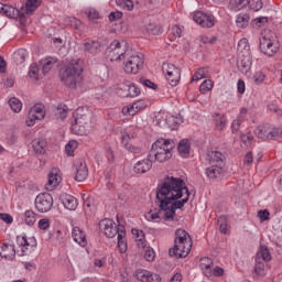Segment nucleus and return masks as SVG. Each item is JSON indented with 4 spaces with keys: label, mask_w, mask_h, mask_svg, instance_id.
<instances>
[{
    "label": "nucleus",
    "mask_w": 282,
    "mask_h": 282,
    "mask_svg": "<svg viewBox=\"0 0 282 282\" xmlns=\"http://www.w3.org/2000/svg\"><path fill=\"white\" fill-rule=\"evenodd\" d=\"M191 192L184 180L175 176H166L156 188L155 204L159 212L151 214V219H160L163 215L164 221H174L175 210H181L188 204Z\"/></svg>",
    "instance_id": "1"
},
{
    "label": "nucleus",
    "mask_w": 282,
    "mask_h": 282,
    "mask_svg": "<svg viewBox=\"0 0 282 282\" xmlns=\"http://www.w3.org/2000/svg\"><path fill=\"white\" fill-rule=\"evenodd\" d=\"M191 248H193L191 235L182 228L176 229L174 247L169 250L170 257H175V259H186V257L191 254Z\"/></svg>",
    "instance_id": "2"
},
{
    "label": "nucleus",
    "mask_w": 282,
    "mask_h": 282,
    "mask_svg": "<svg viewBox=\"0 0 282 282\" xmlns=\"http://www.w3.org/2000/svg\"><path fill=\"white\" fill-rule=\"evenodd\" d=\"M59 78L66 87L76 89L77 85L83 83V66L78 62L63 66L59 69Z\"/></svg>",
    "instance_id": "3"
},
{
    "label": "nucleus",
    "mask_w": 282,
    "mask_h": 282,
    "mask_svg": "<svg viewBox=\"0 0 282 282\" xmlns=\"http://www.w3.org/2000/svg\"><path fill=\"white\" fill-rule=\"evenodd\" d=\"M175 149V141L171 139H158L153 144L149 152L151 155V160L153 162H166V160H171L173 154L171 153Z\"/></svg>",
    "instance_id": "4"
},
{
    "label": "nucleus",
    "mask_w": 282,
    "mask_h": 282,
    "mask_svg": "<svg viewBox=\"0 0 282 282\" xmlns=\"http://www.w3.org/2000/svg\"><path fill=\"white\" fill-rule=\"evenodd\" d=\"M70 131L76 135H87L91 131V112H80V109L76 110V117L72 121Z\"/></svg>",
    "instance_id": "5"
},
{
    "label": "nucleus",
    "mask_w": 282,
    "mask_h": 282,
    "mask_svg": "<svg viewBox=\"0 0 282 282\" xmlns=\"http://www.w3.org/2000/svg\"><path fill=\"white\" fill-rule=\"evenodd\" d=\"M260 39V52L264 54L265 56H274L276 52H279V42L276 41V35L271 32L270 30H267L261 33Z\"/></svg>",
    "instance_id": "6"
},
{
    "label": "nucleus",
    "mask_w": 282,
    "mask_h": 282,
    "mask_svg": "<svg viewBox=\"0 0 282 282\" xmlns=\"http://www.w3.org/2000/svg\"><path fill=\"white\" fill-rule=\"evenodd\" d=\"M162 72L165 74V78L171 87H177L180 78H182V70L173 64L164 63L162 65Z\"/></svg>",
    "instance_id": "7"
},
{
    "label": "nucleus",
    "mask_w": 282,
    "mask_h": 282,
    "mask_svg": "<svg viewBox=\"0 0 282 282\" xmlns=\"http://www.w3.org/2000/svg\"><path fill=\"white\" fill-rule=\"evenodd\" d=\"M144 67V55L142 53L130 55L124 63L126 74H138Z\"/></svg>",
    "instance_id": "8"
},
{
    "label": "nucleus",
    "mask_w": 282,
    "mask_h": 282,
    "mask_svg": "<svg viewBox=\"0 0 282 282\" xmlns=\"http://www.w3.org/2000/svg\"><path fill=\"white\" fill-rule=\"evenodd\" d=\"M54 206V198L50 193H41L35 198V208L39 213H50Z\"/></svg>",
    "instance_id": "9"
},
{
    "label": "nucleus",
    "mask_w": 282,
    "mask_h": 282,
    "mask_svg": "<svg viewBox=\"0 0 282 282\" xmlns=\"http://www.w3.org/2000/svg\"><path fill=\"white\" fill-rule=\"evenodd\" d=\"M106 53L110 56V61H124L129 56L127 51H122V44L118 40L112 41Z\"/></svg>",
    "instance_id": "10"
},
{
    "label": "nucleus",
    "mask_w": 282,
    "mask_h": 282,
    "mask_svg": "<svg viewBox=\"0 0 282 282\" xmlns=\"http://www.w3.org/2000/svg\"><path fill=\"white\" fill-rule=\"evenodd\" d=\"M100 230H104V235L108 239H113V237L120 235V225L116 226V223L109 218H106L99 223Z\"/></svg>",
    "instance_id": "11"
},
{
    "label": "nucleus",
    "mask_w": 282,
    "mask_h": 282,
    "mask_svg": "<svg viewBox=\"0 0 282 282\" xmlns=\"http://www.w3.org/2000/svg\"><path fill=\"white\" fill-rule=\"evenodd\" d=\"M193 19L200 28H215V18L202 11L194 13Z\"/></svg>",
    "instance_id": "12"
},
{
    "label": "nucleus",
    "mask_w": 282,
    "mask_h": 282,
    "mask_svg": "<svg viewBox=\"0 0 282 282\" xmlns=\"http://www.w3.org/2000/svg\"><path fill=\"white\" fill-rule=\"evenodd\" d=\"M151 169H153V159H151V154H148L147 159L140 160L134 164L133 172L137 175H144Z\"/></svg>",
    "instance_id": "13"
},
{
    "label": "nucleus",
    "mask_w": 282,
    "mask_h": 282,
    "mask_svg": "<svg viewBox=\"0 0 282 282\" xmlns=\"http://www.w3.org/2000/svg\"><path fill=\"white\" fill-rule=\"evenodd\" d=\"M45 118V110L43 106L35 105L29 110V120H26L28 127H34L35 120H43Z\"/></svg>",
    "instance_id": "14"
},
{
    "label": "nucleus",
    "mask_w": 282,
    "mask_h": 282,
    "mask_svg": "<svg viewBox=\"0 0 282 282\" xmlns=\"http://www.w3.org/2000/svg\"><path fill=\"white\" fill-rule=\"evenodd\" d=\"M75 180L76 182H85L87 177L89 176V170L87 169V163L84 161H78L75 164Z\"/></svg>",
    "instance_id": "15"
},
{
    "label": "nucleus",
    "mask_w": 282,
    "mask_h": 282,
    "mask_svg": "<svg viewBox=\"0 0 282 282\" xmlns=\"http://www.w3.org/2000/svg\"><path fill=\"white\" fill-rule=\"evenodd\" d=\"M59 202L67 210H76L78 208V199L69 194H62Z\"/></svg>",
    "instance_id": "16"
},
{
    "label": "nucleus",
    "mask_w": 282,
    "mask_h": 282,
    "mask_svg": "<svg viewBox=\"0 0 282 282\" xmlns=\"http://www.w3.org/2000/svg\"><path fill=\"white\" fill-rule=\"evenodd\" d=\"M130 142H131V134L123 133L121 135V143L124 147V149L129 151V153H133L134 155L142 153V149L140 147H135Z\"/></svg>",
    "instance_id": "17"
},
{
    "label": "nucleus",
    "mask_w": 282,
    "mask_h": 282,
    "mask_svg": "<svg viewBox=\"0 0 282 282\" xmlns=\"http://www.w3.org/2000/svg\"><path fill=\"white\" fill-rule=\"evenodd\" d=\"M145 108H147V102H144V100H138L133 102L131 106L124 107L122 109V113L124 116H135L138 111H142V109H145Z\"/></svg>",
    "instance_id": "18"
},
{
    "label": "nucleus",
    "mask_w": 282,
    "mask_h": 282,
    "mask_svg": "<svg viewBox=\"0 0 282 282\" xmlns=\"http://www.w3.org/2000/svg\"><path fill=\"white\" fill-rule=\"evenodd\" d=\"M58 184H61V176H58V170L53 169L48 173V180H47V183L45 184V188L48 192H51V191H54V188H56Z\"/></svg>",
    "instance_id": "19"
},
{
    "label": "nucleus",
    "mask_w": 282,
    "mask_h": 282,
    "mask_svg": "<svg viewBox=\"0 0 282 282\" xmlns=\"http://www.w3.org/2000/svg\"><path fill=\"white\" fill-rule=\"evenodd\" d=\"M237 67L241 74H248L252 67V56H238Z\"/></svg>",
    "instance_id": "20"
},
{
    "label": "nucleus",
    "mask_w": 282,
    "mask_h": 282,
    "mask_svg": "<svg viewBox=\"0 0 282 282\" xmlns=\"http://www.w3.org/2000/svg\"><path fill=\"white\" fill-rule=\"evenodd\" d=\"M206 160L210 165L224 166V154L219 151L207 152Z\"/></svg>",
    "instance_id": "21"
},
{
    "label": "nucleus",
    "mask_w": 282,
    "mask_h": 282,
    "mask_svg": "<svg viewBox=\"0 0 282 282\" xmlns=\"http://www.w3.org/2000/svg\"><path fill=\"white\" fill-rule=\"evenodd\" d=\"M102 44L98 41H94V40H88L85 44H84V52H87L88 54H100V52H102L101 50Z\"/></svg>",
    "instance_id": "22"
},
{
    "label": "nucleus",
    "mask_w": 282,
    "mask_h": 282,
    "mask_svg": "<svg viewBox=\"0 0 282 282\" xmlns=\"http://www.w3.org/2000/svg\"><path fill=\"white\" fill-rule=\"evenodd\" d=\"M72 237L76 243L82 246V248H85V246H87V236L85 235V231H83L80 227L73 228Z\"/></svg>",
    "instance_id": "23"
},
{
    "label": "nucleus",
    "mask_w": 282,
    "mask_h": 282,
    "mask_svg": "<svg viewBox=\"0 0 282 282\" xmlns=\"http://www.w3.org/2000/svg\"><path fill=\"white\" fill-rule=\"evenodd\" d=\"M0 257L2 259H12L17 257V249H14V245L3 242L0 247Z\"/></svg>",
    "instance_id": "24"
},
{
    "label": "nucleus",
    "mask_w": 282,
    "mask_h": 282,
    "mask_svg": "<svg viewBox=\"0 0 282 282\" xmlns=\"http://www.w3.org/2000/svg\"><path fill=\"white\" fill-rule=\"evenodd\" d=\"M208 180H219L224 175V165H210L206 169Z\"/></svg>",
    "instance_id": "25"
},
{
    "label": "nucleus",
    "mask_w": 282,
    "mask_h": 282,
    "mask_svg": "<svg viewBox=\"0 0 282 282\" xmlns=\"http://www.w3.org/2000/svg\"><path fill=\"white\" fill-rule=\"evenodd\" d=\"M237 54L238 56H252V53L250 52V44L247 39H241L238 42Z\"/></svg>",
    "instance_id": "26"
},
{
    "label": "nucleus",
    "mask_w": 282,
    "mask_h": 282,
    "mask_svg": "<svg viewBox=\"0 0 282 282\" xmlns=\"http://www.w3.org/2000/svg\"><path fill=\"white\" fill-rule=\"evenodd\" d=\"M2 14H4V17H8L9 19H23V17H25V14L21 13V11H19V9H17L10 4H6L4 11Z\"/></svg>",
    "instance_id": "27"
},
{
    "label": "nucleus",
    "mask_w": 282,
    "mask_h": 282,
    "mask_svg": "<svg viewBox=\"0 0 282 282\" xmlns=\"http://www.w3.org/2000/svg\"><path fill=\"white\" fill-rule=\"evenodd\" d=\"M124 237H127V229H124L123 225H119V235L117 236V239L120 252H127V241L124 240Z\"/></svg>",
    "instance_id": "28"
},
{
    "label": "nucleus",
    "mask_w": 282,
    "mask_h": 282,
    "mask_svg": "<svg viewBox=\"0 0 282 282\" xmlns=\"http://www.w3.org/2000/svg\"><path fill=\"white\" fill-rule=\"evenodd\" d=\"M177 151L182 158H188L191 155V141L183 139L178 142Z\"/></svg>",
    "instance_id": "29"
},
{
    "label": "nucleus",
    "mask_w": 282,
    "mask_h": 282,
    "mask_svg": "<svg viewBox=\"0 0 282 282\" xmlns=\"http://www.w3.org/2000/svg\"><path fill=\"white\" fill-rule=\"evenodd\" d=\"M254 133L260 140H270V124L257 127Z\"/></svg>",
    "instance_id": "30"
},
{
    "label": "nucleus",
    "mask_w": 282,
    "mask_h": 282,
    "mask_svg": "<svg viewBox=\"0 0 282 282\" xmlns=\"http://www.w3.org/2000/svg\"><path fill=\"white\" fill-rule=\"evenodd\" d=\"M45 147H47V141H45V139H35L32 142L33 151H35L37 155H43V153H45Z\"/></svg>",
    "instance_id": "31"
},
{
    "label": "nucleus",
    "mask_w": 282,
    "mask_h": 282,
    "mask_svg": "<svg viewBox=\"0 0 282 282\" xmlns=\"http://www.w3.org/2000/svg\"><path fill=\"white\" fill-rule=\"evenodd\" d=\"M142 94V90L135 84L128 85V94H120L121 98H138Z\"/></svg>",
    "instance_id": "32"
},
{
    "label": "nucleus",
    "mask_w": 282,
    "mask_h": 282,
    "mask_svg": "<svg viewBox=\"0 0 282 282\" xmlns=\"http://www.w3.org/2000/svg\"><path fill=\"white\" fill-rule=\"evenodd\" d=\"M248 6V0H229L228 8L232 12H239V10H243Z\"/></svg>",
    "instance_id": "33"
},
{
    "label": "nucleus",
    "mask_w": 282,
    "mask_h": 282,
    "mask_svg": "<svg viewBox=\"0 0 282 282\" xmlns=\"http://www.w3.org/2000/svg\"><path fill=\"white\" fill-rule=\"evenodd\" d=\"M250 23V13H240L237 15L236 25L245 30Z\"/></svg>",
    "instance_id": "34"
},
{
    "label": "nucleus",
    "mask_w": 282,
    "mask_h": 282,
    "mask_svg": "<svg viewBox=\"0 0 282 282\" xmlns=\"http://www.w3.org/2000/svg\"><path fill=\"white\" fill-rule=\"evenodd\" d=\"M132 235H134L137 239V246L139 248H147V242H145V235L143 230L140 229H132Z\"/></svg>",
    "instance_id": "35"
},
{
    "label": "nucleus",
    "mask_w": 282,
    "mask_h": 282,
    "mask_svg": "<svg viewBox=\"0 0 282 282\" xmlns=\"http://www.w3.org/2000/svg\"><path fill=\"white\" fill-rule=\"evenodd\" d=\"M256 259H259L260 261H271L272 254L270 253V250L265 246H260V249L256 256Z\"/></svg>",
    "instance_id": "36"
},
{
    "label": "nucleus",
    "mask_w": 282,
    "mask_h": 282,
    "mask_svg": "<svg viewBox=\"0 0 282 282\" xmlns=\"http://www.w3.org/2000/svg\"><path fill=\"white\" fill-rule=\"evenodd\" d=\"M269 2L270 0H248L247 6H249L250 10L253 12H259L260 10H263V4Z\"/></svg>",
    "instance_id": "37"
},
{
    "label": "nucleus",
    "mask_w": 282,
    "mask_h": 282,
    "mask_svg": "<svg viewBox=\"0 0 282 282\" xmlns=\"http://www.w3.org/2000/svg\"><path fill=\"white\" fill-rule=\"evenodd\" d=\"M215 127L218 131H223L226 128V117L221 116L219 112H215L214 116Z\"/></svg>",
    "instance_id": "38"
},
{
    "label": "nucleus",
    "mask_w": 282,
    "mask_h": 282,
    "mask_svg": "<svg viewBox=\"0 0 282 282\" xmlns=\"http://www.w3.org/2000/svg\"><path fill=\"white\" fill-rule=\"evenodd\" d=\"M39 6H41V0H26L25 14H32V12H36Z\"/></svg>",
    "instance_id": "39"
},
{
    "label": "nucleus",
    "mask_w": 282,
    "mask_h": 282,
    "mask_svg": "<svg viewBox=\"0 0 282 282\" xmlns=\"http://www.w3.org/2000/svg\"><path fill=\"white\" fill-rule=\"evenodd\" d=\"M18 242H19V246L24 248V250H28L30 246L31 248H34V246H36V239L34 237L28 240V238L24 236L22 238H18Z\"/></svg>",
    "instance_id": "40"
},
{
    "label": "nucleus",
    "mask_w": 282,
    "mask_h": 282,
    "mask_svg": "<svg viewBox=\"0 0 282 282\" xmlns=\"http://www.w3.org/2000/svg\"><path fill=\"white\" fill-rule=\"evenodd\" d=\"M24 223L26 226H34L36 224V213L32 209L26 210L24 213Z\"/></svg>",
    "instance_id": "41"
},
{
    "label": "nucleus",
    "mask_w": 282,
    "mask_h": 282,
    "mask_svg": "<svg viewBox=\"0 0 282 282\" xmlns=\"http://www.w3.org/2000/svg\"><path fill=\"white\" fill-rule=\"evenodd\" d=\"M67 111H69V108H67V105L58 104L57 108H56L55 116H56V118H59L61 120H65V118H67Z\"/></svg>",
    "instance_id": "42"
},
{
    "label": "nucleus",
    "mask_w": 282,
    "mask_h": 282,
    "mask_svg": "<svg viewBox=\"0 0 282 282\" xmlns=\"http://www.w3.org/2000/svg\"><path fill=\"white\" fill-rule=\"evenodd\" d=\"M9 107H11L14 113H19L21 109H23V104L21 102V100H19V98L12 97L9 99Z\"/></svg>",
    "instance_id": "43"
},
{
    "label": "nucleus",
    "mask_w": 282,
    "mask_h": 282,
    "mask_svg": "<svg viewBox=\"0 0 282 282\" xmlns=\"http://www.w3.org/2000/svg\"><path fill=\"white\" fill-rule=\"evenodd\" d=\"M78 148V141L76 140H70L66 145H65V153L68 155V158H74V152Z\"/></svg>",
    "instance_id": "44"
},
{
    "label": "nucleus",
    "mask_w": 282,
    "mask_h": 282,
    "mask_svg": "<svg viewBox=\"0 0 282 282\" xmlns=\"http://www.w3.org/2000/svg\"><path fill=\"white\" fill-rule=\"evenodd\" d=\"M54 65H56V59L50 57V58H46L43 63V66H42V72L44 74V76L46 74H50L51 69L54 67Z\"/></svg>",
    "instance_id": "45"
},
{
    "label": "nucleus",
    "mask_w": 282,
    "mask_h": 282,
    "mask_svg": "<svg viewBox=\"0 0 282 282\" xmlns=\"http://www.w3.org/2000/svg\"><path fill=\"white\" fill-rule=\"evenodd\" d=\"M165 123L172 131H175L180 127V119L175 116H170L165 119Z\"/></svg>",
    "instance_id": "46"
},
{
    "label": "nucleus",
    "mask_w": 282,
    "mask_h": 282,
    "mask_svg": "<svg viewBox=\"0 0 282 282\" xmlns=\"http://www.w3.org/2000/svg\"><path fill=\"white\" fill-rule=\"evenodd\" d=\"M150 273L151 271L139 269L135 271L134 275L137 276L138 281L148 282Z\"/></svg>",
    "instance_id": "47"
},
{
    "label": "nucleus",
    "mask_w": 282,
    "mask_h": 282,
    "mask_svg": "<svg viewBox=\"0 0 282 282\" xmlns=\"http://www.w3.org/2000/svg\"><path fill=\"white\" fill-rule=\"evenodd\" d=\"M282 138V128H274L270 126L269 140H279Z\"/></svg>",
    "instance_id": "48"
},
{
    "label": "nucleus",
    "mask_w": 282,
    "mask_h": 282,
    "mask_svg": "<svg viewBox=\"0 0 282 282\" xmlns=\"http://www.w3.org/2000/svg\"><path fill=\"white\" fill-rule=\"evenodd\" d=\"M210 89H213V80L210 79H205L199 86L200 94H208Z\"/></svg>",
    "instance_id": "49"
},
{
    "label": "nucleus",
    "mask_w": 282,
    "mask_h": 282,
    "mask_svg": "<svg viewBox=\"0 0 282 282\" xmlns=\"http://www.w3.org/2000/svg\"><path fill=\"white\" fill-rule=\"evenodd\" d=\"M28 57V51H25V48H21L18 51V53L15 54L14 58L17 61L18 64H22L25 63V58Z\"/></svg>",
    "instance_id": "50"
},
{
    "label": "nucleus",
    "mask_w": 282,
    "mask_h": 282,
    "mask_svg": "<svg viewBox=\"0 0 282 282\" xmlns=\"http://www.w3.org/2000/svg\"><path fill=\"white\" fill-rule=\"evenodd\" d=\"M207 74H208V69L198 68V70L193 75L192 80L194 82L202 80L203 78H206Z\"/></svg>",
    "instance_id": "51"
},
{
    "label": "nucleus",
    "mask_w": 282,
    "mask_h": 282,
    "mask_svg": "<svg viewBox=\"0 0 282 282\" xmlns=\"http://www.w3.org/2000/svg\"><path fill=\"white\" fill-rule=\"evenodd\" d=\"M251 80H253L254 85H261V83L265 80V74H263V72H256L252 75Z\"/></svg>",
    "instance_id": "52"
},
{
    "label": "nucleus",
    "mask_w": 282,
    "mask_h": 282,
    "mask_svg": "<svg viewBox=\"0 0 282 282\" xmlns=\"http://www.w3.org/2000/svg\"><path fill=\"white\" fill-rule=\"evenodd\" d=\"M140 84L143 85V87H148L149 89H158V84L151 82V79H147L144 77H141L139 79Z\"/></svg>",
    "instance_id": "53"
},
{
    "label": "nucleus",
    "mask_w": 282,
    "mask_h": 282,
    "mask_svg": "<svg viewBox=\"0 0 282 282\" xmlns=\"http://www.w3.org/2000/svg\"><path fill=\"white\" fill-rule=\"evenodd\" d=\"M218 224H219V230L223 235H226L228 232V224H226V217L220 216L218 218Z\"/></svg>",
    "instance_id": "54"
},
{
    "label": "nucleus",
    "mask_w": 282,
    "mask_h": 282,
    "mask_svg": "<svg viewBox=\"0 0 282 282\" xmlns=\"http://www.w3.org/2000/svg\"><path fill=\"white\" fill-rule=\"evenodd\" d=\"M29 76L30 78H39V65L36 63L30 66Z\"/></svg>",
    "instance_id": "55"
},
{
    "label": "nucleus",
    "mask_w": 282,
    "mask_h": 282,
    "mask_svg": "<svg viewBox=\"0 0 282 282\" xmlns=\"http://www.w3.org/2000/svg\"><path fill=\"white\" fill-rule=\"evenodd\" d=\"M264 269H265V264L263 263V261L259 260V258H256L254 272L257 274H261Z\"/></svg>",
    "instance_id": "56"
},
{
    "label": "nucleus",
    "mask_w": 282,
    "mask_h": 282,
    "mask_svg": "<svg viewBox=\"0 0 282 282\" xmlns=\"http://www.w3.org/2000/svg\"><path fill=\"white\" fill-rule=\"evenodd\" d=\"M258 217H259L261 224H263V221H268L270 219V212H268L267 209L259 210Z\"/></svg>",
    "instance_id": "57"
},
{
    "label": "nucleus",
    "mask_w": 282,
    "mask_h": 282,
    "mask_svg": "<svg viewBox=\"0 0 282 282\" xmlns=\"http://www.w3.org/2000/svg\"><path fill=\"white\" fill-rule=\"evenodd\" d=\"M145 261H154L155 260V251L151 248H148L144 252Z\"/></svg>",
    "instance_id": "58"
},
{
    "label": "nucleus",
    "mask_w": 282,
    "mask_h": 282,
    "mask_svg": "<svg viewBox=\"0 0 282 282\" xmlns=\"http://www.w3.org/2000/svg\"><path fill=\"white\" fill-rule=\"evenodd\" d=\"M117 94L120 96V94H129V84L122 83L119 84L117 87Z\"/></svg>",
    "instance_id": "59"
},
{
    "label": "nucleus",
    "mask_w": 282,
    "mask_h": 282,
    "mask_svg": "<svg viewBox=\"0 0 282 282\" xmlns=\"http://www.w3.org/2000/svg\"><path fill=\"white\" fill-rule=\"evenodd\" d=\"M208 263H207V267H204L203 272L205 274V276H207L209 279V276H213V261L210 260H207Z\"/></svg>",
    "instance_id": "60"
},
{
    "label": "nucleus",
    "mask_w": 282,
    "mask_h": 282,
    "mask_svg": "<svg viewBox=\"0 0 282 282\" xmlns=\"http://www.w3.org/2000/svg\"><path fill=\"white\" fill-rule=\"evenodd\" d=\"M37 226L40 230H47V228H50V219L47 218L40 219Z\"/></svg>",
    "instance_id": "61"
},
{
    "label": "nucleus",
    "mask_w": 282,
    "mask_h": 282,
    "mask_svg": "<svg viewBox=\"0 0 282 282\" xmlns=\"http://www.w3.org/2000/svg\"><path fill=\"white\" fill-rule=\"evenodd\" d=\"M0 219L1 221H4V224H12L14 221V218H12V215L6 214V213H0Z\"/></svg>",
    "instance_id": "62"
},
{
    "label": "nucleus",
    "mask_w": 282,
    "mask_h": 282,
    "mask_svg": "<svg viewBox=\"0 0 282 282\" xmlns=\"http://www.w3.org/2000/svg\"><path fill=\"white\" fill-rule=\"evenodd\" d=\"M148 282H162V276L158 273H149Z\"/></svg>",
    "instance_id": "63"
},
{
    "label": "nucleus",
    "mask_w": 282,
    "mask_h": 282,
    "mask_svg": "<svg viewBox=\"0 0 282 282\" xmlns=\"http://www.w3.org/2000/svg\"><path fill=\"white\" fill-rule=\"evenodd\" d=\"M122 17V12L121 11H116V12H111L109 15H108V19L110 22H113V21H119V19Z\"/></svg>",
    "instance_id": "64"
}]
</instances>
